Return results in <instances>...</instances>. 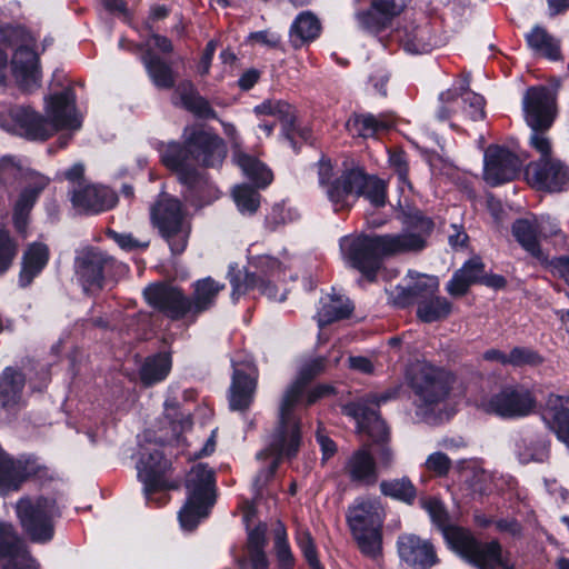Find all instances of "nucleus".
I'll use <instances>...</instances> for the list:
<instances>
[{
	"mask_svg": "<svg viewBox=\"0 0 569 569\" xmlns=\"http://www.w3.org/2000/svg\"><path fill=\"white\" fill-rule=\"evenodd\" d=\"M420 506L440 528L448 547L470 563L480 569L513 568L512 563L502 558L501 547L497 541L480 542L468 530L449 526L447 511L438 498H421Z\"/></svg>",
	"mask_w": 569,
	"mask_h": 569,
	"instance_id": "423d86ee",
	"label": "nucleus"
},
{
	"mask_svg": "<svg viewBox=\"0 0 569 569\" xmlns=\"http://www.w3.org/2000/svg\"><path fill=\"white\" fill-rule=\"evenodd\" d=\"M26 377L13 368L7 367L0 373V407L8 411L20 410L26 402Z\"/></svg>",
	"mask_w": 569,
	"mask_h": 569,
	"instance_id": "c85d7f7f",
	"label": "nucleus"
},
{
	"mask_svg": "<svg viewBox=\"0 0 569 569\" xmlns=\"http://www.w3.org/2000/svg\"><path fill=\"white\" fill-rule=\"evenodd\" d=\"M380 490L385 496L411 505L417 496L416 488L407 477L380 482Z\"/></svg>",
	"mask_w": 569,
	"mask_h": 569,
	"instance_id": "8fccbe9b",
	"label": "nucleus"
},
{
	"mask_svg": "<svg viewBox=\"0 0 569 569\" xmlns=\"http://www.w3.org/2000/svg\"><path fill=\"white\" fill-rule=\"evenodd\" d=\"M389 163L393 168L398 180L402 184H407L411 188L408 181V163L405 152L402 151H390L389 152Z\"/></svg>",
	"mask_w": 569,
	"mask_h": 569,
	"instance_id": "0e129e2a",
	"label": "nucleus"
},
{
	"mask_svg": "<svg viewBox=\"0 0 569 569\" xmlns=\"http://www.w3.org/2000/svg\"><path fill=\"white\" fill-rule=\"evenodd\" d=\"M352 306L348 298L342 296H326L320 301V308L317 312L318 325L323 327L333 321L349 317Z\"/></svg>",
	"mask_w": 569,
	"mask_h": 569,
	"instance_id": "79ce46f5",
	"label": "nucleus"
},
{
	"mask_svg": "<svg viewBox=\"0 0 569 569\" xmlns=\"http://www.w3.org/2000/svg\"><path fill=\"white\" fill-rule=\"evenodd\" d=\"M382 13L377 12L372 8H369L366 11H359L356 14L357 22L359 27L368 32H379L381 29H383L390 20H381Z\"/></svg>",
	"mask_w": 569,
	"mask_h": 569,
	"instance_id": "bf43d9fd",
	"label": "nucleus"
},
{
	"mask_svg": "<svg viewBox=\"0 0 569 569\" xmlns=\"http://www.w3.org/2000/svg\"><path fill=\"white\" fill-rule=\"evenodd\" d=\"M361 553L377 560L382 552L381 528L351 531Z\"/></svg>",
	"mask_w": 569,
	"mask_h": 569,
	"instance_id": "09e8293b",
	"label": "nucleus"
},
{
	"mask_svg": "<svg viewBox=\"0 0 569 569\" xmlns=\"http://www.w3.org/2000/svg\"><path fill=\"white\" fill-rule=\"evenodd\" d=\"M399 387L386 390L382 393H370L346 406L345 411L357 421L359 431L367 432L375 441H383L388 436V428L380 418L377 408L395 399Z\"/></svg>",
	"mask_w": 569,
	"mask_h": 569,
	"instance_id": "f3484780",
	"label": "nucleus"
},
{
	"mask_svg": "<svg viewBox=\"0 0 569 569\" xmlns=\"http://www.w3.org/2000/svg\"><path fill=\"white\" fill-rule=\"evenodd\" d=\"M296 541L311 569H322L320 567L316 546L310 532L305 528H298Z\"/></svg>",
	"mask_w": 569,
	"mask_h": 569,
	"instance_id": "6e6d98bb",
	"label": "nucleus"
},
{
	"mask_svg": "<svg viewBox=\"0 0 569 569\" xmlns=\"http://www.w3.org/2000/svg\"><path fill=\"white\" fill-rule=\"evenodd\" d=\"M82 119L76 109L72 89L50 96L46 100V117L29 106H13L0 111V127L30 141H43L61 129L78 130Z\"/></svg>",
	"mask_w": 569,
	"mask_h": 569,
	"instance_id": "39448f33",
	"label": "nucleus"
},
{
	"mask_svg": "<svg viewBox=\"0 0 569 569\" xmlns=\"http://www.w3.org/2000/svg\"><path fill=\"white\" fill-rule=\"evenodd\" d=\"M408 383L415 395L416 415L427 422L447 417L445 401L449 395V377L432 365L416 363L408 370Z\"/></svg>",
	"mask_w": 569,
	"mask_h": 569,
	"instance_id": "9d476101",
	"label": "nucleus"
},
{
	"mask_svg": "<svg viewBox=\"0 0 569 569\" xmlns=\"http://www.w3.org/2000/svg\"><path fill=\"white\" fill-rule=\"evenodd\" d=\"M540 239H548L560 233L559 223L550 216L533 217Z\"/></svg>",
	"mask_w": 569,
	"mask_h": 569,
	"instance_id": "69168bd1",
	"label": "nucleus"
},
{
	"mask_svg": "<svg viewBox=\"0 0 569 569\" xmlns=\"http://www.w3.org/2000/svg\"><path fill=\"white\" fill-rule=\"evenodd\" d=\"M117 261L98 248H84L76 257V274L86 292L102 287L106 272L114 267Z\"/></svg>",
	"mask_w": 569,
	"mask_h": 569,
	"instance_id": "6ab92c4d",
	"label": "nucleus"
},
{
	"mask_svg": "<svg viewBox=\"0 0 569 569\" xmlns=\"http://www.w3.org/2000/svg\"><path fill=\"white\" fill-rule=\"evenodd\" d=\"M170 462L163 457V453L154 449L144 450L137 462L138 478L143 483V492L148 503H166L168 500L167 491L177 488V485L169 483L166 473Z\"/></svg>",
	"mask_w": 569,
	"mask_h": 569,
	"instance_id": "dca6fc26",
	"label": "nucleus"
},
{
	"mask_svg": "<svg viewBox=\"0 0 569 569\" xmlns=\"http://www.w3.org/2000/svg\"><path fill=\"white\" fill-rule=\"evenodd\" d=\"M49 261V248L42 242H32L22 256L19 284L28 287Z\"/></svg>",
	"mask_w": 569,
	"mask_h": 569,
	"instance_id": "473e14b6",
	"label": "nucleus"
},
{
	"mask_svg": "<svg viewBox=\"0 0 569 569\" xmlns=\"http://www.w3.org/2000/svg\"><path fill=\"white\" fill-rule=\"evenodd\" d=\"M483 271L485 266L480 258H471L453 273L447 283V291L451 296H463L472 283L482 280Z\"/></svg>",
	"mask_w": 569,
	"mask_h": 569,
	"instance_id": "f704fd0d",
	"label": "nucleus"
},
{
	"mask_svg": "<svg viewBox=\"0 0 569 569\" xmlns=\"http://www.w3.org/2000/svg\"><path fill=\"white\" fill-rule=\"evenodd\" d=\"M273 551L279 569H293L296 559L291 551L286 528L278 521L273 528Z\"/></svg>",
	"mask_w": 569,
	"mask_h": 569,
	"instance_id": "de8ad7c7",
	"label": "nucleus"
},
{
	"mask_svg": "<svg viewBox=\"0 0 569 569\" xmlns=\"http://www.w3.org/2000/svg\"><path fill=\"white\" fill-rule=\"evenodd\" d=\"M395 121L390 116L371 113L355 114L347 121V130L358 137L371 138L376 134L389 130Z\"/></svg>",
	"mask_w": 569,
	"mask_h": 569,
	"instance_id": "72a5a7b5",
	"label": "nucleus"
},
{
	"mask_svg": "<svg viewBox=\"0 0 569 569\" xmlns=\"http://www.w3.org/2000/svg\"><path fill=\"white\" fill-rule=\"evenodd\" d=\"M439 106L436 117L440 121L451 119L459 113L472 121L485 117V99L482 96L469 90V82L462 80L439 94Z\"/></svg>",
	"mask_w": 569,
	"mask_h": 569,
	"instance_id": "a211bd4d",
	"label": "nucleus"
},
{
	"mask_svg": "<svg viewBox=\"0 0 569 569\" xmlns=\"http://www.w3.org/2000/svg\"><path fill=\"white\" fill-rule=\"evenodd\" d=\"M214 471L206 463H197L188 472L187 500L178 516L184 531L193 530L208 517L214 503Z\"/></svg>",
	"mask_w": 569,
	"mask_h": 569,
	"instance_id": "9b49d317",
	"label": "nucleus"
},
{
	"mask_svg": "<svg viewBox=\"0 0 569 569\" xmlns=\"http://www.w3.org/2000/svg\"><path fill=\"white\" fill-rule=\"evenodd\" d=\"M48 182V178L39 173L32 174L31 180L26 183L16 202L13 212V223L19 232L23 233L26 231L28 214Z\"/></svg>",
	"mask_w": 569,
	"mask_h": 569,
	"instance_id": "c756f323",
	"label": "nucleus"
},
{
	"mask_svg": "<svg viewBox=\"0 0 569 569\" xmlns=\"http://www.w3.org/2000/svg\"><path fill=\"white\" fill-rule=\"evenodd\" d=\"M387 293L389 302L398 308H406L416 302L409 281L402 280V283L391 288Z\"/></svg>",
	"mask_w": 569,
	"mask_h": 569,
	"instance_id": "13d9d810",
	"label": "nucleus"
},
{
	"mask_svg": "<svg viewBox=\"0 0 569 569\" xmlns=\"http://www.w3.org/2000/svg\"><path fill=\"white\" fill-rule=\"evenodd\" d=\"M17 256V243L9 232L0 228V273L6 272Z\"/></svg>",
	"mask_w": 569,
	"mask_h": 569,
	"instance_id": "4d7b16f0",
	"label": "nucleus"
},
{
	"mask_svg": "<svg viewBox=\"0 0 569 569\" xmlns=\"http://www.w3.org/2000/svg\"><path fill=\"white\" fill-rule=\"evenodd\" d=\"M108 236L124 251H139L146 250L149 244V239L134 238L132 233L109 231Z\"/></svg>",
	"mask_w": 569,
	"mask_h": 569,
	"instance_id": "680f3d73",
	"label": "nucleus"
},
{
	"mask_svg": "<svg viewBox=\"0 0 569 569\" xmlns=\"http://www.w3.org/2000/svg\"><path fill=\"white\" fill-rule=\"evenodd\" d=\"M483 160V177L492 187L511 181L521 168V161L515 153L498 146H490Z\"/></svg>",
	"mask_w": 569,
	"mask_h": 569,
	"instance_id": "4be33fe9",
	"label": "nucleus"
},
{
	"mask_svg": "<svg viewBox=\"0 0 569 569\" xmlns=\"http://www.w3.org/2000/svg\"><path fill=\"white\" fill-rule=\"evenodd\" d=\"M370 8L382 13L380 21L391 20V18L398 14L402 9V7L397 4L395 0H371Z\"/></svg>",
	"mask_w": 569,
	"mask_h": 569,
	"instance_id": "338daca9",
	"label": "nucleus"
},
{
	"mask_svg": "<svg viewBox=\"0 0 569 569\" xmlns=\"http://www.w3.org/2000/svg\"><path fill=\"white\" fill-rule=\"evenodd\" d=\"M172 359L168 352H159L144 359L139 377L146 387L163 381L171 371Z\"/></svg>",
	"mask_w": 569,
	"mask_h": 569,
	"instance_id": "e433bc0d",
	"label": "nucleus"
},
{
	"mask_svg": "<svg viewBox=\"0 0 569 569\" xmlns=\"http://www.w3.org/2000/svg\"><path fill=\"white\" fill-rule=\"evenodd\" d=\"M383 519V507L378 498H357L347 511L350 531L382 528Z\"/></svg>",
	"mask_w": 569,
	"mask_h": 569,
	"instance_id": "bb28decb",
	"label": "nucleus"
},
{
	"mask_svg": "<svg viewBox=\"0 0 569 569\" xmlns=\"http://www.w3.org/2000/svg\"><path fill=\"white\" fill-rule=\"evenodd\" d=\"M0 569H41L9 522H0Z\"/></svg>",
	"mask_w": 569,
	"mask_h": 569,
	"instance_id": "aec40b11",
	"label": "nucleus"
},
{
	"mask_svg": "<svg viewBox=\"0 0 569 569\" xmlns=\"http://www.w3.org/2000/svg\"><path fill=\"white\" fill-rule=\"evenodd\" d=\"M326 359L318 357L302 365L297 379L291 382L279 402L278 420L272 432L266 439V447L257 453L264 467L254 478L253 487L260 495L263 487L273 477L283 458L295 457L301 442L300 411L332 391V387L321 385L307 390L309 381L323 371Z\"/></svg>",
	"mask_w": 569,
	"mask_h": 569,
	"instance_id": "f257e3e1",
	"label": "nucleus"
},
{
	"mask_svg": "<svg viewBox=\"0 0 569 569\" xmlns=\"http://www.w3.org/2000/svg\"><path fill=\"white\" fill-rule=\"evenodd\" d=\"M233 375L230 386L229 405L232 410H246L253 400L256 369L250 358L232 359Z\"/></svg>",
	"mask_w": 569,
	"mask_h": 569,
	"instance_id": "b1692460",
	"label": "nucleus"
},
{
	"mask_svg": "<svg viewBox=\"0 0 569 569\" xmlns=\"http://www.w3.org/2000/svg\"><path fill=\"white\" fill-rule=\"evenodd\" d=\"M527 43L535 54L545 57L549 60H558L560 58L559 41L549 34L546 29L535 27L526 36Z\"/></svg>",
	"mask_w": 569,
	"mask_h": 569,
	"instance_id": "37998d69",
	"label": "nucleus"
},
{
	"mask_svg": "<svg viewBox=\"0 0 569 569\" xmlns=\"http://www.w3.org/2000/svg\"><path fill=\"white\" fill-rule=\"evenodd\" d=\"M519 461L542 463L549 458V442L542 437L522 438L516 449Z\"/></svg>",
	"mask_w": 569,
	"mask_h": 569,
	"instance_id": "c03bdc74",
	"label": "nucleus"
},
{
	"mask_svg": "<svg viewBox=\"0 0 569 569\" xmlns=\"http://www.w3.org/2000/svg\"><path fill=\"white\" fill-rule=\"evenodd\" d=\"M32 42L23 27L0 20V88L6 87L8 80L9 51H13L12 72L20 87L30 91L40 86L39 58Z\"/></svg>",
	"mask_w": 569,
	"mask_h": 569,
	"instance_id": "6e6552de",
	"label": "nucleus"
},
{
	"mask_svg": "<svg viewBox=\"0 0 569 569\" xmlns=\"http://www.w3.org/2000/svg\"><path fill=\"white\" fill-rule=\"evenodd\" d=\"M150 218L171 252L182 253L187 248L191 226L181 202L167 193H161L150 208Z\"/></svg>",
	"mask_w": 569,
	"mask_h": 569,
	"instance_id": "f8f14e48",
	"label": "nucleus"
},
{
	"mask_svg": "<svg viewBox=\"0 0 569 569\" xmlns=\"http://www.w3.org/2000/svg\"><path fill=\"white\" fill-rule=\"evenodd\" d=\"M542 362V358L538 352L530 348L516 347L508 355V365L521 367L525 365L536 366Z\"/></svg>",
	"mask_w": 569,
	"mask_h": 569,
	"instance_id": "052dcab7",
	"label": "nucleus"
},
{
	"mask_svg": "<svg viewBox=\"0 0 569 569\" xmlns=\"http://www.w3.org/2000/svg\"><path fill=\"white\" fill-rule=\"evenodd\" d=\"M320 22L311 12H301L292 22L289 38L295 48L313 41L320 34Z\"/></svg>",
	"mask_w": 569,
	"mask_h": 569,
	"instance_id": "ea45409f",
	"label": "nucleus"
},
{
	"mask_svg": "<svg viewBox=\"0 0 569 569\" xmlns=\"http://www.w3.org/2000/svg\"><path fill=\"white\" fill-rule=\"evenodd\" d=\"M174 93L179 97L183 108L198 118L217 119L216 111L209 101L201 97L190 81H182L176 87Z\"/></svg>",
	"mask_w": 569,
	"mask_h": 569,
	"instance_id": "c9c22d12",
	"label": "nucleus"
},
{
	"mask_svg": "<svg viewBox=\"0 0 569 569\" xmlns=\"http://www.w3.org/2000/svg\"><path fill=\"white\" fill-rule=\"evenodd\" d=\"M258 116H270L281 121L286 127L293 124L295 109L291 104L283 100L268 99L254 107Z\"/></svg>",
	"mask_w": 569,
	"mask_h": 569,
	"instance_id": "603ef678",
	"label": "nucleus"
},
{
	"mask_svg": "<svg viewBox=\"0 0 569 569\" xmlns=\"http://www.w3.org/2000/svg\"><path fill=\"white\" fill-rule=\"evenodd\" d=\"M232 197L239 212L243 216H252L260 207L259 192L248 184L236 186Z\"/></svg>",
	"mask_w": 569,
	"mask_h": 569,
	"instance_id": "864d4df0",
	"label": "nucleus"
},
{
	"mask_svg": "<svg viewBox=\"0 0 569 569\" xmlns=\"http://www.w3.org/2000/svg\"><path fill=\"white\" fill-rule=\"evenodd\" d=\"M267 526L258 525L248 532V550L264 549Z\"/></svg>",
	"mask_w": 569,
	"mask_h": 569,
	"instance_id": "774afa93",
	"label": "nucleus"
},
{
	"mask_svg": "<svg viewBox=\"0 0 569 569\" xmlns=\"http://www.w3.org/2000/svg\"><path fill=\"white\" fill-rule=\"evenodd\" d=\"M451 312V303L445 297L437 293L419 301L417 317L426 323L446 319Z\"/></svg>",
	"mask_w": 569,
	"mask_h": 569,
	"instance_id": "a18cd8bd",
	"label": "nucleus"
},
{
	"mask_svg": "<svg viewBox=\"0 0 569 569\" xmlns=\"http://www.w3.org/2000/svg\"><path fill=\"white\" fill-rule=\"evenodd\" d=\"M395 38L402 49L411 54L429 53L441 44L427 19L405 22L395 31Z\"/></svg>",
	"mask_w": 569,
	"mask_h": 569,
	"instance_id": "412c9836",
	"label": "nucleus"
},
{
	"mask_svg": "<svg viewBox=\"0 0 569 569\" xmlns=\"http://www.w3.org/2000/svg\"><path fill=\"white\" fill-rule=\"evenodd\" d=\"M223 289V283L208 277L194 283L192 299L183 296L178 288L164 283L148 286L143 295L151 307L172 319H180L189 315L197 316L210 309L214 305L218 293Z\"/></svg>",
	"mask_w": 569,
	"mask_h": 569,
	"instance_id": "1a4fd4ad",
	"label": "nucleus"
},
{
	"mask_svg": "<svg viewBox=\"0 0 569 569\" xmlns=\"http://www.w3.org/2000/svg\"><path fill=\"white\" fill-rule=\"evenodd\" d=\"M511 231L522 249L535 258H542L540 237L533 217L516 220L512 223Z\"/></svg>",
	"mask_w": 569,
	"mask_h": 569,
	"instance_id": "58836bf2",
	"label": "nucleus"
},
{
	"mask_svg": "<svg viewBox=\"0 0 569 569\" xmlns=\"http://www.w3.org/2000/svg\"><path fill=\"white\" fill-rule=\"evenodd\" d=\"M403 281H409L417 305L439 291V280L435 276L408 271Z\"/></svg>",
	"mask_w": 569,
	"mask_h": 569,
	"instance_id": "3c124183",
	"label": "nucleus"
},
{
	"mask_svg": "<svg viewBox=\"0 0 569 569\" xmlns=\"http://www.w3.org/2000/svg\"><path fill=\"white\" fill-rule=\"evenodd\" d=\"M345 473L358 485H372L378 479L376 462L367 449H359L348 458Z\"/></svg>",
	"mask_w": 569,
	"mask_h": 569,
	"instance_id": "2f4dec72",
	"label": "nucleus"
},
{
	"mask_svg": "<svg viewBox=\"0 0 569 569\" xmlns=\"http://www.w3.org/2000/svg\"><path fill=\"white\" fill-rule=\"evenodd\" d=\"M405 229L400 233L383 236H347L340 240L343 259L373 281L385 256L415 253L427 246L433 222L420 210L403 212Z\"/></svg>",
	"mask_w": 569,
	"mask_h": 569,
	"instance_id": "7ed1b4c3",
	"label": "nucleus"
},
{
	"mask_svg": "<svg viewBox=\"0 0 569 569\" xmlns=\"http://www.w3.org/2000/svg\"><path fill=\"white\" fill-rule=\"evenodd\" d=\"M536 400L530 390L521 386H506L499 391L482 397L477 407L503 419L522 418L535 409Z\"/></svg>",
	"mask_w": 569,
	"mask_h": 569,
	"instance_id": "2eb2a0df",
	"label": "nucleus"
},
{
	"mask_svg": "<svg viewBox=\"0 0 569 569\" xmlns=\"http://www.w3.org/2000/svg\"><path fill=\"white\" fill-rule=\"evenodd\" d=\"M38 465L29 459H13L0 447V495L17 491L23 481L36 475Z\"/></svg>",
	"mask_w": 569,
	"mask_h": 569,
	"instance_id": "cd10ccee",
	"label": "nucleus"
},
{
	"mask_svg": "<svg viewBox=\"0 0 569 569\" xmlns=\"http://www.w3.org/2000/svg\"><path fill=\"white\" fill-rule=\"evenodd\" d=\"M400 559L417 569H429L438 563L433 545L413 533H405L397 541Z\"/></svg>",
	"mask_w": 569,
	"mask_h": 569,
	"instance_id": "a878e982",
	"label": "nucleus"
},
{
	"mask_svg": "<svg viewBox=\"0 0 569 569\" xmlns=\"http://www.w3.org/2000/svg\"><path fill=\"white\" fill-rule=\"evenodd\" d=\"M425 467L436 476L443 477L448 475L451 468V459L446 453L436 451L427 457Z\"/></svg>",
	"mask_w": 569,
	"mask_h": 569,
	"instance_id": "e2e57ef3",
	"label": "nucleus"
},
{
	"mask_svg": "<svg viewBox=\"0 0 569 569\" xmlns=\"http://www.w3.org/2000/svg\"><path fill=\"white\" fill-rule=\"evenodd\" d=\"M318 182L335 211L350 208L358 197H365L375 207L386 203L385 181L367 176L360 168L347 169L335 177L330 160L322 158L318 163Z\"/></svg>",
	"mask_w": 569,
	"mask_h": 569,
	"instance_id": "0eeeda50",
	"label": "nucleus"
},
{
	"mask_svg": "<svg viewBox=\"0 0 569 569\" xmlns=\"http://www.w3.org/2000/svg\"><path fill=\"white\" fill-rule=\"evenodd\" d=\"M569 397L550 395L543 419L557 438L569 448Z\"/></svg>",
	"mask_w": 569,
	"mask_h": 569,
	"instance_id": "7c9ffc66",
	"label": "nucleus"
},
{
	"mask_svg": "<svg viewBox=\"0 0 569 569\" xmlns=\"http://www.w3.org/2000/svg\"><path fill=\"white\" fill-rule=\"evenodd\" d=\"M299 218V212L291 207H287L283 202L272 206L270 212L266 217L267 226L276 230L280 226L293 222Z\"/></svg>",
	"mask_w": 569,
	"mask_h": 569,
	"instance_id": "5fc2aeb1",
	"label": "nucleus"
},
{
	"mask_svg": "<svg viewBox=\"0 0 569 569\" xmlns=\"http://www.w3.org/2000/svg\"><path fill=\"white\" fill-rule=\"evenodd\" d=\"M32 174L38 173L24 169L14 157L4 156L0 159V188L8 192L29 182Z\"/></svg>",
	"mask_w": 569,
	"mask_h": 569,
	"instance_id": "a19ab883",
	"label": "nucleus"
},
{
	"mask_svg": "<svg viewBox=\"0 0 569 569\" xmlns=\"http://www.w3.org/2000/svg\"><path fill=\"white\" fill-rule=\"evenodd\" d=\"M141 60L151 82L156 88L171 89L174 87V73L169 63H167L163 59H161L152 51L147 50L143 53Z\"/></svg>",
	"mask_w": 569,
	"mask_h": 569,
	"instance_id": "4c0bfd02",
	"label": "nucleus"
},
{
	"mask_svg": "<svg viewBox=\"0 0 569 569\" xmlns=\"http://www.w3.org/2000/svg\"><path fill=\"white\" fill-rule=\"evenodd\" d=\"M20 525L32 542L47 543L54 536V522L60 517L53 497H23L16 505Z\"/></svg>",
	"mask_w": 569,
	"mask_h": 569,
	"instance_id": "ddd939ff",
	"label": "nucleus"
},
{
	"mask_svg": "<svg viewBox=\"0 0 569 569\" xmlns=\"http://www.w3.org/2000/svg\"><path fill=\"white\" fill-rule=\"evenodd\" d=\"M71 202L79 212L93 214L113 208L117 196L104 186L79 183L71 190Z\"/></svg>",
	"mask_w": 569,
	"mask_h": 569,
	"instance_id": "393cba45",
	"label": "nucleus"
},
{
	"mask_svg": "<svg viewBox=\"0 0 569 569\" xmlns=\"http://www.w3.org/2000/svg\"><path fill=\"white\" fill-rule=\"evenodd\" d=\"M233 270L234 267L230 266L229 278L232 287L231 299L233 302H237L242 295L253 288H258L262 295L271 300L283 301L286 299L284 293L278 296L276 286L270 284L269 280H266L267 277L279 278L281 273V263L272 257L258 256L252 258L243 281L233 274Z\"/></svg>",
	"mask_w": 569,
	"mask_h": 569,
	"instance_id": "4468645a",
	"label": "nucleus"
},
{
	"mask_svg": "<svg viewBox=\"0 0 569 569\" xmlns=\"http://www.w3.org/2000/svg\"><path fill=\"white\" fill-rule=\"evenodd\" d=\"M461 477L473 496H483L490 491L491 475L479 467L476 461H465Z\"/></svg>",
	"mask_w": 569,
	"mask_h": 569,
	"instance_id": "49530a36",
	"label": "nucleus"
},
{
	"mask_svg": "<svg viewBox=\"0 0 569 569\" xmlns=\"http://www.w3.org/2000/svg\"><path fill=\"white\" fill-rule=\"evenodd\" d=\"M555 104V96L546 87L529 88L522 101L525 120L531 129L529 144L540 154L539 160L527 166L526 177L535 188L551 192L561 191L569 181V169L551 156L547 134L556 117Z\"/></svg>",
	"mask_w": 569,
	"mask_h": 569,
	"instance_id": "20e7f679",
	"label": "nucleus"
},
{
	"mask_svg": "<svg viewBox=\"0 0 569 569\" xmlns=\"http://www.w3.org/2000/svg\"><path fill=\"white\" fill-rule=\"evenodd\" d=\"M223 133L230 139L233 154L232 159L241 169L243 174L251 180L258 188H266L273 180L271 170L259 159L243 152L240 149V138L233 123L220 121Z\"/></svg>",
	"mask_w": 569,
	"mask_h": 569,
	"instance_id": "5701e85b",
	"label": "nucleus"
},
{
	"mask_svg": "<svg viewBox=\"0 0 569 569\" xmlns=\"http://www.w3.org/2000/svg\"><path fill=\"white\" fill-rule=\"evenodd\" d=\"M226 154L223 140L201 126L184 129L183 144L172 141L162 144L160 149L162 163L177 173L178 180L186 187V200L197 207L218 199L219 190L206 174L192 167L189 160L192 159L207 168H218Z\"/></svg>",
	"mask_w": 569,
	"mask_h": 569,
	"instance_id": "f03ea898",
	"label": "nucleus"
}]
</instances>
